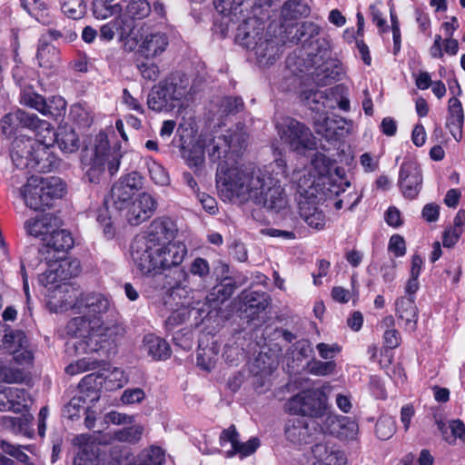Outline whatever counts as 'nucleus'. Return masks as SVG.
<instances>
[{"mask_svg": "<svg viewBox=\"0 0 465 465\" xmlns=\"http://www.w3.org/2000/svg\"><path fill=\"white\" fill-rule=\"evenodd\" d=\"M286 177V163L276 159L263 169L254 167L227 168L220 166L216 173L219 192L224 199L232 202H253L274 212H284L289 201L281 182Z\"/></svg>", "mask_w": 465, "mask_h": 465, "instance_id": "1", "label": "nucleus"}, {"mask_svg": "<svg viewBox=\"0 0 465 465\" xmlns=\"http://www.w3.org/2000/svg\"><path fill=\"white\" fill-rule=\"evenodd\" d=\"M110 309L111 302L104 294H82L78 312L82 315L71 319L65 327L67 335L74 339L67 342V350L102 356L114 353L124 330L121 325L104 322Z\"/></svg>", "mask_w": 465, "mask_h": 465, "instance_id": "2", "label": "nucleus"}, {"mask_svg": "<svg viewBox=\"0 0 465 465\" xmlns=\"http://www.w3.org/2000/svg\"><path fill=\"white\" fill-rule=\"evenodd\" d=\"M140 245V250L131 251V256L136 270L145 276L180 265L187 254L186 245L180 241Z\"/></svg>", "mask_w": 465, "mask_h": 465, "instance_id": "3", "label": "nucleus"}, {"mask_svg": "<svg viewBox=\"0 0 465 465\" xmlns=\"http://www.w3.org/2000/svg\"><path fill=\"white\" fill-rule=\"evenodd\" d=\"M50 147L35 142L33 138L17 137L12 143L11 157L19 168L48 173L56 165V158Z\"/></svg>", "mask_w": 465, "mask_h": 465, "instance_id": "4", "label": "nucleus"}, {"mask_svg": "<svg viewBox=\"0 0 465 465\" xmlns=\"http://www.w3.org/2000/svg\"><path fill=\"white\" fill-rule=\"evenodd\" d=\"M192 94L190 79L175 74L154 85L147 97L149 109L155 112L170 111L182 105Z\"/></svg>", "mask_w": 465, "mask_h": 465, "instance_id": "5", "label": "nucleus"}, {"mask_svg": "<svg viewBox=\"0 0 465 465\" xmlns=\"http://www.w3.org/2000/svg\"><path fill=\"white\" fill-rule=\"evenodd\" d=\"M263 31L262 23L255 18H249L238 27L236 41L253 52L261 66H267L279 56V47L273 40L263 39Z\"/></svg>", "mask_w": 465, "mask_h": 465, "instance_id": "6", "label": "nucleus"}, {"mask_svg": "<svg viewBox=\"0 0 465 465\" xmlns=\"http://www.w3.org/2000/svg\"><path fill=\"white\" fill-rule=\"evenodd\" d=\"M64 193L65 184L58 177L31 176L20 190L25 205L35 211L49 207Z\"/></svg>", "mask_w": 465, "mask_h": 465, "instance_id": "7", "label": "nucleus"}, {"mask_svg": "<svg viewBox=\"0 0 465 465\" xmlns=\"http://www.w3.org/2000/svg\"><path fill=\"white\" fill-rule=\"evenodd\" d=\"M82 163L88 181L98 183L105 166L108 167L111 175L118 171L120 165L119 153L110 149L106 134H99L95 138L94 149L91 155L89 156L85 153L83 155Z\"/></svg>", "mask_w": 465, "mask_h": 465, "instance_id": "8", "label": "nucleus"}, {"mask_svg": "<svg viewBox=\"0 0 465 465\" xmlns=\"http://www.w3.org/2000/svg\"><path fill=\"white\" fill-rule=\"evenodd\" d=\"M285 410L294 415L307 416L311 421L323 423L332 412L326 394L322 389L312 388L300 391L288 400Z\"/></svg>", "mask_w": 465, "mask_h": 465, "instance_id": "9", "label": "nucleus"}, {"mask_svg": "<svg viewBox=\"0 0 465 465\" xmlns=\"http://www.w3.org/2000/svg\"><path fill=\"white\" fill-rule=\"evenodd\" d=\"M247 139L248 134L244 126L237 125L235 130H229L226 134L213 140L212 143L207 146V151L211 161L219 162L217 171L223 164L227 168L245 167L232 163L235 161V156L245 148Z\"/></svg>", "mask_w": 465, "mask_h": 465, "instance_id": "10", "label": "nucleus"}, {"mask_svg": "<svg viewBox=\"0 0 465 465\" xmlns=\"http://www.w3.org/2000/svg\"><path fill=\"white\" fill-rule=\"evenodd\" d=\"M134 36L138 53L146 59L162 55L169 45L168 35L149 23L135 25Z\"/></svg>", "mask_w": 465, "mask_h": 465, "instance_id": "11", "label": "nucleus"}, {"mask_svg": "<svg viewBox=\"0 0 465 465\" xmlns=\"http://www.w3.org/2000/svg\"><path fill=\"white\" fill-rule=\"evenodd\" d=\"M282 141L296 152L312 150L315 147V137L304 124L288 118L279 126Z\"/></svg>", "mask_w": 465, "mask_h": 465, "instance_id": "12", "label": "nucleus"}, {"mask_svg": "<svg viewBox=\"0 0 465 465\" xmlns=\"http://www.w3.org/2000/svg\"><path fill=\"white\" fill-rule=\"evenodd\" d=\"M48 268L39 277V282L44 286L55 284L77 276L81 272L80 262L72 258H56L52 261L45 256Z\"/></svg>", "mask_w": 465, "mask_h": 465, "instance_id": "13", "label": "nucleus"}, {"mask_svg": "<svg viewBox=\"0 0 465 465\" xmlns=\"http://www.w3.org/2000/svg\"><path fill=\"white\" fill-rule=\"evenodd\" d=\"M320 425V434L331 435L345 442L359 440V425L350 417L338 415L332 411Z\"/></svg>", "mask_w": 465, "mask_h": 465, "instance_id": "14", "label": "nucleus"}, {"mask_svg": "<svg viewBox=\"0 0 465 465\" xmlns=\"http://www.w3.org/2000/svg\"><path fill=\"white\" fill-rule=\"evenodd\" d=\"M313 128L317 134L329 142L338 141L349 135L353 123L339 115L328 116L319 114L314 117Z\"/></svg>", "mask_w": 465, "mask_h": 465, "instance_id": "15", "label": "nucleus"}, {"mask_svg": "<svg viewBox=\"0 0 465 465\" xmlns=\"http://www.w3.org/2000/svg\"><path fill=\"white\" fill-rule=\"evenodd\" d=\"M0 348L7 350L20 365H29L33 361L28 339L22 331L5 330V334L0 333Z\"/></svg>", "mask_w": 465, "mask_h": 465, "instance_id": "16", "label": "nucleus"}, {"mask_svg": "<svg viewBox=\"0 0 465 465\" xmlns=\"http://www.w3.org/2000/svg\"><path fill=\"white\" fill-rule=\"evenodd\" d=\"M142 185V176L138 173L133 172L122 177L111 189V200L114 208L124 212Z\"/></svg>", "mask_w": 465, "mask_h": 465, "instance_id": "17", "label": "nucleus"}, {"mask_svg": "<svg viewBox=\"0 0 465 465\" xmlns=\"http://www.w3.org/2000/svg\"><path fill=\"white\" fill-rule=\"evenodd\" d=\"M135 24L132 21L119 15L100 27L99 37L101 40L110 42L114 38L115 32H118L119 38L124 42V49L133 52L136 50V42L134 34Z\"/></svg>", "mask_w": 465, "mask_h": 465, "instance_id": "18", "label": "nucleus"}, {"mask_svg": "<svg viewBox=\"0 0 465 465\" xmlns=\"http://www.w3.org/2000/svg\"><path fill=\"white\" fill-rule=\"evenodd\" d=\"M174 235L175 229L171 220L165 218L154 219L151 223L146 235L134 238L131 251L140 250V244L150 246L151 243L173 242Z\"/></svg>", "mask_w": 465, "mask_h": 465, "instance_id": "19", "label": "nucleus"}, {"mask_svg": "<svg viewBox=\"0 0 465 465\" xmlns=\"http://www.w3.org/2000/svg\"><path fill=\"white\" fill-rule=\"evenodd\" d=\"M156 199L148 193H142L125 208L124 217L129 224L139 225L150 219L157 208Z\"/></svg>", "mask_w": 465, "mask_h": 465, "instance_id": "20", "label": "nucleus"}, {"mask_svg": "<svg viewBox=\"0 0 465 465\" xmlns=\"http://www.w3.org/2000/svg\"><path fill=\"white\" fill-rule=\"evenodd\" d=\"M399 185L406 198L414 199L420 193L422 186V175L416 162L402 163L399 173Z\"/></svg>", "mask_w": 465, "mask_h": 465, "instance_id": "21", "label": "nucleus"}, {"mask_svg": "<svg viewBox=\"0 0 465 465\" xmlns=\"http://www.w3.org/2000/svg\"><path fill=\"white\" fill-rule=\"evenodd\" d=\"M100 432L80 434L74 439V443L79 447V450L74 460L73 465H98V444L103 441Z\"/></svg>", "mask_w": 465, "mask_h": 465, "instance_id": "22", "label": "nucleus"}, {"mask_svg": "<svg viewBox=\"0 0 465 465\" xmlns=\"http://www.w3.org/2000/svg\"><path fill=\"white\" fill-rule=\"evenodd\" d=\"M316 421H305L301 418L288 420L285 425L286 439L296 445L305 444L311 441L314 433L320 434V425Z\"/></svg>", "mask_w": 465, "mask_h": 465, "instance_id": "23", "label": "nucleus"}, {"mask_svg": "<svg viewBox=\"0 0 465 465\" xmlns=\"http://www.w3.org/2000/svg\"><path fill=\"white\" fill-rule=\"evenodd\" d=\"M79 291L73 286L63 284L58 285L54 291L49 300L51 310L55 312L74 310L76 313L80 310Z\"/></svg>", "mask_w": 465, "mask_h": 465, "instance_id": "24", "label": "nucleus"}, {"mask_svg": "<svg viewBox=\"0 0 465 465\" xmlns=\"http://www.w3.org/2000/svg\"><path fill=\"white\" fill-rule=\"evenodd\" d=\"M127 382V376L119 368H114L106 376L104 374L91 373L84 376L81 381L82 386L97 389L104 384L107 391H114L124 387Z\"/></svg>", "mask_w": 465, "mask_h": 465, "instance_id": "25", "label": "nucleus"}, {"mask_svg": "<svg viewBox=\"0 0 465 465\" xmlns=\"http://www.w3.org/2000/svg\"><path fill=\"white\" fill-rule=\"evenodd\" d=\"M238 438L239 434L234 426L229 427L221 433V444L223 445L226 442H230L232 445V450L227 451L226 457H232L236 454H239L242 458L250 456L260 445L257 438H252L246 442H241Z\"/></svg>", "mask_w": 465, "mask_h": 465, "instance_id": "26", "label": "nucleus"}, {"mask_svg": "<svg viewBox=\"0 0 465 465\" xmlns=\"http://www.w3.org/2000/svg\"><path fill=\"white\" fill-rule=\"evenodd\" d=\"M59 227V220L51 213H45L25 221V230L27 234L40 239L43 243L48 240L54 230Z\"/></svg>", "mask_w": 465, "mask_h": 465, "instance_id": "27", "label": "nucleus"}, {"mask_svg": "<svg viewBox=\"0 0 465 465\" xmlns=\"http://www.w3.org/2000/svg\"><path fill=\"white\" fill-rule=\"evenodd\" d=\"M299 214L312 228L322 230L325 225V215L317 206V197L298 199Z\"/></svg>", "mask_w": 465, "mask_h": 465, "instance_id": "28", "label": "nucleus"}, {"mask_svg": "<svg viewBox=\"0 0 465 465\" xmlns=\"http://www.w3.org/2000/svg\"><path fill=\"white\" fill-rule=\"evenodd\" d=\"M317 180L316 174H313L312 169L307 167L294 170L292 174V183L296 187L299 198L316 197Z\"/></svg>", "mask_w": 465, "mask_h": 465, "instance_id": "29", "label": "nucleus"}, {"mask_svg": "<svg viewBox=\"0 0 465 465\" xmlns=\"http://www.w3.org/2000/svg\"><path fill=\"white\" fill-rule=\"evenodd\" d=\"M194 313L196 317H203V314H208L207 310L204 308L202 302H196L192 304L189 302H183L182 306L173 311L165 321V326L168 330H173L176 326L184 322L189 316Z\"/></svg>", "mask_w": 465, "mask_h": 465, "instance_id": "30", "label": "nucleus"}, {"mask_svg": "<svg viewBox=\"0 0 465 465\" xmlns=\"http://www.w3.org/2000/svg\"><path fill=\"white\" fill-rule=\"evenodd\" d=\"M448 106V118L446 127L456 141L461 138V130L464 123V113L462 105L458 97L450 98Z\"/></svg>", "mask_w": 465, "mask_h": 465, "instance_id": "31", "label": "nucleus"}, {"mask_svg": "<svg viewBox=\"0 0 465 465\" xmlns=\"http://www.w3.org/2000/svg\"><path fill=\"white\" fill-rule=\"evenodd\" d=\"M396 314L404 321L407 330L412 331L416 329L418 312L415 305V297H400L395 302Z\"/></svg>", "mask_w": 465, "mask_h": 465, "instance_id": "32", "label": "nucleus"}, {"mask_svg": "<svg viewBox=\"0 0 465 465\" xmlns=\"http://www.w3.org/2000/svg\"><path fill=\"white\" fill-rule=\"evenodd\" d=\"M74 246V239L69 232L66 230H54V232L49 236L48 240L44 243L43 249L40 253L45 255V252L50 253L51 251L54 252H67Z\"/></svg>", "mask_w": 465, "mask_h": 465, "instance_id": "33", "label": "nucleus"}, {"mask_svg": "<svg viewBox=\"0 0 465 465\" xmlns=\"http://www.w3.org/2000/svg\"><path fill=\"white\" fill-rule=\"evenodd\" d=\"M27 128L35 132V139L33 140L43 145L52 146L55 142L56 133L50 123L40 119L35 114H31Z\"/></svg>", "mask_w": 465, "mask_h": 465, "instance_id": "34", "label": "nucleus"}, {"mask_svg": "<svg viewBox=\"0 0 465 465\" xmlns=\"http://www.w3.org/2000/svg\"><path fill=\"white\" fill-rule=\"evenodd\" d=\"M31 114L18 109L5 114L1 120L2 132L6 136L13 135L18 127L27 128Z\"/></svg>", "mask_w": 465, "mask_h": 465, "instance_id": "35", "label": "nucleus"}, {"mask_svg": "<svg viewBox=\"0 0 465 465\" xmlns=\"http://www.w3.org/2000/svg\"><path fill=\"white\" fill-rule=\"evenodd\" d=\"M438 430L441 432L443 440L450 445H454L457 440L465 442V425L460 420H454L447 426L441 420H437Z\"/></svg>", "mask_w": 465, "mask_h": 465, "instance_id": "36", "label": "nucleus"}, {"mask_svg": "<svg viewBox=\"0 0 465 465\" xmlns=\"http://www.w3.org/2000/svg\"><path fill=\"white\" fill-rule=\"evenodd\" d=\"M33 420V415L25 413L21 417L3 416L1 418L2 425L15 434H21L26 437H31L33 431L30 424Z\"/></svg>", "mask_w": 465, "mask_h": 465, "instance_id": "37", "label": "nucleus"}, {"mask_svg": "<svg viewBox=\"0 0 465 465\" xmlns=\"http://www.w3.org/2000/svg\"><path fill=\"white\" fill-rule=\"evenodd\" d=\"M36 59L40 67L55 70L60 64V52L55 46L44 43L38 46Z\"/></svg>", "mask_w": 465, "mask_h": 465, "instance_id": "38", "label": "nucleus"}, {"mask_svg": "<svg viewBox=\"0 0 465 465\" xmlns=\"http://www.w3.org/2000/svg\"><path fill=\"white\" fill-rule=\"evenodd\" d=\"M55 142L65 153H73L79 149V139L74 130L68 125L59 126Z\"/></svg>", "mask_w": 465, "mask_h": 465, "instance_id": "39", "label": "nucleus"}, {"mask_svg": "<svg viewBox=\"0 0 465 465\" xmlns=\"http://www.w3.org/2000/svg\"><path fill=\"white\" fill-rule=\"evenodd\" d=\"M143 432V426L134 425L131 427L115 430L113 434L105 435L104 439H103V441H100V443L109 444L114 440H115L120 442H127L134 444L141 440Z\"/></svg>", "mask_w": 465, "mask_h": 465, "instance_id": "40", "label": "nucleus"}, {"mask_svg": "<svg viewBox=\"0 0 465 465\" xmlns=\"http://www.w3.org/2000/svg\"><path fill=\"white\" fill-rule=\"evenodd\" d=\"M234 291V286L231 283L222 284L213 289V292L205 297V301L202 303L207 310L208 314L212 310L219 308L220 304L227 300Z\"/></svg>", "mask_w": 465, "mask_h": 465, "instance_id": "41", "label": "nucleus"}, {"mask_svg": "<svg viewBox=\"0 0 465 465\" xmlns=\"http://www.w3.org/2000/svg\"><path fill=\"white\" fill-rule=\"evenodd\" d=\"M21 5L32 17L42 25H49L53 23V16L48 5L45 2L39 0L31 3L27 0H22Z\"/></svg>", "mask_w": 465, "mask_h": 465, "instance_id": "42", "label": "nucleus"}, {"mask_svg": "<svg viewBox=\"0 0 465 465\" xmlns=\"http://www.w3.org/2000/svg\"><path fill=\"white\" fill-rule=\"evenodd\" d=\"M144 348L153 359L163 360L169 357L170 348L162 338L153 334H148L143 339Z\"/></svg>", "mask_w": 465, "mask_h": 465, "instance_id": "43", "label": "nucleus"}, {"mask_svg": "<svg viewBox=\"0 0 465 465\" xmlns=\"http://www.w3.org/2000/svg\"><path fill=\"white\" fill-rule=\"evenodd\" d=\"M313 456L326 465H341L339 459L343 460L341 452L333 450L329 442H320L312 448Z\"/></svg>", "mask_w": 465, "mask_h": 465, "instance_id": "44", "label": "nucleus"}, {"mask_svg": "<svg viewBox=\"0 0 465 465\" xmlns=\"http://www.w3.org/2000/svg\"><path fill=\"white\" fill-rule=\"evenodd\" d=\"M98 357L91 358L84 357L74 362L70 363L65 368V372L69 375H77L84 371L95 370L101 366L104 360L102 358H107L108 356H102L96 353Z\"/></svg>", "mask_w": 465, "mask_h": 465, "instance_id": "45", "label": "nucleus"}, {"mask_svg": "<svg viewBox=\"0 0 465 465\" xmlns=\"http://www.w3.org/2000/svg\"><path fill=\"white\" fill-rule=\"evenodd\" d=\"M114 0H94L93 14L97 19H106L122 12L119 3H113Z\"/></svg>", "mask_w": 465, "mask_h": 465, "instance_id": "46", "label": "nucleus"}, {"mask_svg": "<svg viewBox=\"0 0 465 465\" xmlns=\"http://www.w3.org/2000/svg\"><path fill=\"white\" fill-rule=\"evenodd\" d=\"M152 12V6L147 0H132L126 5L125 15H123L134 24V20H142Z\"/></svg>", "mask_w": 465, "mask_h": 465, "instance_id": "47", "label": "nucleus"}, {"mask_svg": "<svg viewBox=\"0 0 465 465\" xmlns=\"http://www.w3.org/2000/svg\"><path fill=\"white\" fill-rule=\"evenodd\" d=\"M341 72V67L337 61L331 60L326 62L318 68L316 81L322 84H327L331 81L337 79Z\"/></svg>", "mask_w": 465, "mask_h": 465, "instance_id": "48", "label": "nucleus"}, {"mask_svg": "<svg viewBox=\"0 0 465 465\" xmlns=\"http://www.w3.org/2000/svg\"><path fill=\"white\" fill-rule=\"evenodd\" d=\"M183 158L187 165L198 173L202 170L204 164V150L202 145L195 144L192 148L184 151Z\"/></svg>", "mask_w": 465, "mask_h": 465, "instance_id": "49", "label": "nucleus"}, {"mask_svg": "<svg viewBox=\"0 0 465 465\" xmlns=\"http://www.w3.org/2000/svg\"><path fill=\"white\" fill-rule=\"evenodd\" d=\"M66 112V102L59 95H54L45 100V111L43 115L54 119L63 117Z\"/></svg>", "mask_w": 465, "mask_h": 465, "instance_id": "50", "label": "nucleus"}, {"mask_svg": "<svg viewBox=\"0 0 465 465\" xmlns=\"http://www.w3.org/2000/svg\"><path fill=\"white\" fill-rule=\"evenodd\" d=\"M336 362L334 361H320L312 359L308 361L306 368L309 373L315 376L331 375L336 371Z\"/></svg>", "mask_w": 465, "mask_h": 465, "instance_id": "51", "label": "nucleus"}, {"mask_svg": "<svg viewBox=\"0 0 465 465\" xmlns=\"http://www.w3.org/2000/svg\"><path fill=\"white\" fill-rule=\"evenodd\" d=\"M45 98L33 91L32 89H24L20 94V103L25 106L31 107L43 114L45 111Z\"/></svg>", "mask_w": 465, "mask_h": 465, "instance_id": "52", "label": "nucleus"}, {"mask_svg": "<svg viewBox=\"0 0 465 465\" xmlns=\"http://www.w3.org/2000/svg\"><path fill=\"white\" fill-rule=\"evenodd\" d=\"M12 399H11V411L14 412H21L26 411L32 402V399L28 392L20 388L11 387Z\"/></svg>", "mask_w": 465, "mask_h": 465, "instance_id": "53", "label": "nucleus"}, {"mask_svg": "<svg viewBox=\"0 0 465 465\" xmlns=\"http://www.w3.org/2000/svg\"><path fill=\"white\" fill-rule=\"evenodd\" d=\"M62 12L72 19H80L85 13L84 0H60Z\"/></svg>", "mask_w": 465, "mask_h": 465, "instance_id": "54", "label": "nucleus"}, {"mask_svg": "<svg viewBox=\"0 0 465 465\" xmlns=\"http://www.w3.org/2000/svg\"><path fill=\"white\" fill-rule=\"evenodd\" d=\"M396 431L395 420L391 416H381L378 420L375 432L380 440H386L393 436Z\"/></svg>", "mask_w": 465, "mask_h": 465, "instance_id": "55", "label": "nucleus"}, {"mask_svg": "<svg viewBox=\"0 0 465 465\" xmlns=\"http://www.w3.org/2000/svg\"><path fill=\"white\" fill-rule=\"evenodd\" d=\"M85 411V401L81 396L73 397L63 409V416L68 420H74L80 417Z\"/></svg>", "mask_w": 465, "mask_h": 465, "instance_id": "56", "label": "nucleus"}, {"mask_svg": "<svg viewBox=\"0 0 465 465\" xmlns=\"http://www.w3.org/2000/svg\"><path fill=\"white\" fill-rule=\"evenodd\" d=\"M331 160L324 154L317 153L312 159L311 165L307 168H311L313 174H316V178L323 177L330 173L331 170Z\"/></svg>", "mask_w": 465, "mask_h": 465, "instance_id": "57", "label": "nucleus"}, {"mask_svg": "<svg viewBox=\"0 0 465 465\" xmlns=\"http://www.w3.org/2000/svg\"><path fill=\"white\" fill-rule=\"evenodd\" d=\"M217 360V352L213 348H199L197 351V365L205 371L212 370Z\"/></svg>", "mask_w": 465, "mask_h": 465, "instance_id": "58", "label": "nucleus"}, {"mask_svg": "<svg viewBox=\"0 0 465 465\" xmlns=\"http://www.w3.org/2000/svg\"><path fill=\"white\" fill-rule=\"evenodd\" d=\"M147 167L150 177L155 184L163 186L169 183V175L160 163L150 159L147 162Z\"/></svg>", "mask_w": 465, "mask_h": 465, "instance_id": "59", "label": "nucleus"}, {"mask_svg": "<svg viewBox=\"0 0 465 465\" xmlns=\"http://www.w3.org/2000/svg\"><path fill=\"white\" fill-rule=\"evenodd\" d=\"M326 90L323 91H312L306 96L307 104L311 107L312 111L320 112L322 107L323 108H331L332 104H330L329 99L326 96Z\"/></svg>", "mask_w": 465, "mask_h": 465, "instance_id": "60", "label": "nucleus"}, {"mask_svg": "<svg viewBox=\"0 0 465 465\" xmlns=\"http://www.w3.org/2000/svg\"><path fill=\"white\" fill-rule=\"evenodd\" d=\"M70 115L81 125H89L92 122L91 113L85 104H74L71 106Z\"/></svg>", "mask_w": 465, "mask_h": 465, "instance_id": "61", "label": "nucleus"}, {"mask_svg": "<svg viewBox=\"0 0 465 465\" xmlns=\"http://www.w3.org/2000/svg\"><path fill=\"white\" fill-rule=\"evenodd\" d=\"M189 272L192 275L205 280L210 275L209 262L203 258L197 257L192 262Z\"/></svg>", "mask_w": 465, "mask_h": 465, "instance_id": "62", "label": "nucleus"}, {"mask_svg": "<svg viewBox=\"0 0 465 465\" xmlns=\"http://www.w3.org/2000/svg\"><path fill=\"white\" fill-rule=\"evenodd\" d=\"M316 350L322 359L332 361L341 351V347L337 343L320 342L316 345Z\"/></svg>", "mask_w": 465, "mask_h": 465, "instance_id": "63", "label": "nucleus"}, {"mask_svg": "<svg viewBox=\"0 0 465 465\" xmlns=\"http://www.w3.org/2000/svg\"><path fill=\"white\" fill-rule=\"evenodd\" d=\"M388 251L391 252L394 257H402L406 253L405 240L400 234H393L389 241Z\"/></svg>", "mask_w": 465, "mask_h": 465, "instance_id": "64", "label": "nucleus"}]
</instances>
